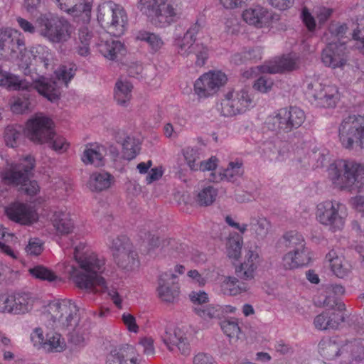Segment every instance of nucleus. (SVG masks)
Here are the masks:
<instances>
[{"mask_svg":"<svg viewBox=\"0 0 364 364\" xmlns=\"http://www.w3.org/2000/svg\"><path fill=\"white\" fill-rule=\"evenodd\" d=\"M221 289L225 294L237 296L247 292L250 287L235 277H226L221 284Z\"/></svg>","mask_w":364,"mask_h":364,"instance_id":"34","label":"nucleus"},{"mask_svg":"<svg viewBox=\"0 0 364 364\" xmlns=\"http://www.w3.org/2000/svg\"><path fill=\"white\" fill-rule=\"evenodd\" d=\"M144 362L134 346L124 345L112 349L105 364H142Z\"/></svg>","mask_w":364,"mask_h":364,"instance_id":"20","label":"nucleus"},{"mask_svg":"<svg viewBox=\"0 0 364 364\" xmlns=\"http://www.w3.org/2000/svg\"><path fill=\"white\" fill-rule=\"evenodd\" d=\"M5 211L10 220L23 224V203H14L7 207Z\"/></svg>","mask_w":364,"mask_h":364,"instance_id":"51","label":"nucleus"},{"mask_svg":"<svg viewBox=\"0 0 364 364\" xmlns=\"http://www.w3.org/2000/svg\"><path fill=\"white\" fill-rule=\"evenodd\" d=\"M195 312L202 318L208 319L219 316L220 309L219 306L209 305L205 307H196L195 308Z\"/></svg>","mask_w":364,"mask_h":364,"instance_id":"54","label":"nucleus"},{"mask_svg":"<svg viewBox=\"0 0 364 364\" xmlns=\"http://www.w3.org/2000/svg\"><path fill=\"white\" fill-rule=\"evenodd\" d=\"M149 244L153 248H159L161 250H184L188 248L187 245L179 243L172 239H160L159 237L153 235L149 240Z\"/></svg>","mask_w":364,"mask_h":364,"instance_id":"40","label":"nucleus"},{"mask_svg":"<svg viewBox=\"0 0 364 364\" xmlns=\"http://www.w3.org/2000/svg\"><path fill=\"white\" fill-rule=\"evenodd\" d=\"M252 99L245 90L229 92L221 102V114L224 117H232L245 112L251 105Z\"/></svg>","mask_w":364,"mask_h":364,"instance_id":"17","label":"nucleus"},{"mask_svg":"<svg viewBox=\"0 0 364 364\" xmlns=\"http://www.w3.org/2000/svg\"><path fill=\"white\" fill-rule=\"evenodd\" d=\"M52 222L55 229L61 233L68 234L72 231L73 223L70 218L69 213L63 211L54 213Z\"/></svg>","mask_w":364,"mask_h":364,"instance_id":"39","label":"nucleus"},{"mask_svg":"<svg viewBox=\"0 0 364 364\" xmlns=\"http://www.w3.org/2000/svg\"><path fill=\"white\" fill-rule=\"evenodd\" d=\"M301 18L304 23L309 31H314L316 28V21L314 16L309 11L308 9L304 7L301 11Z\"/></svg>","mask_w":364,"mask_h":364,"instance_id":"63","label":"nucleus"},{"mask_svg":"<svg viewBox=\"0 0 364 364\" xmlns=\"http://www.w3.org/2000/svg\"><path fill=\"white\" fill-rule=\"evenodd\" d=\"M21 136V132L14 127H8L5 131V141L8 146L14 147L17 144V140Z\"/></svg>","mask_w":364,"mask_h":364,"instance_id":"58","label":"nucleus"},{"mask_svg":"<svg viewBox=\"0 0 364 364\" xmlns=\"http://www.w3.org/2000/svg\"><path fill=\"white\" fill-rule=\"evenodd\" d=\"M123 323L129 332L137 333L139 331V326L136 323L135 317L129 313H124L122 315Z\"/></svg>","mask_w":364,"mask_h":364,"instance_id":"60","label":"nucleus"},{"mask_svg":"<svg viewBox=\"0 0 364 364\" xmlns=\"http://www.w3.org/2000/svg\"><path fill=\"white\" fill-rule=\"evenodd\" d=\"M106 149L103 146H97L95 148L86 149L82 156V161L85 164H93L96 167L105 165V154Z\"/></svg>","mask_w":364,"mask_h":364,"instance_id":"37","label":"nucleus"},{"mask_svg":"<svg viewBox=\"0 0 364 364\" xmlns=\"http://www.w3.org/2000/svg\"><path fill=\"white\" fill-rule=\"evenodd\" d=\"M73 257L74 261L65 262L64 272L75 284L92 292L105 291L106 280L99 274L105 269L104 258L95 252H73Z\"/></svg>","mask_w":364,"mask_h":364,"instance_id":"1","label":"nucleus"},{"mask_svg":"<svg viewBox=\"0 0 364 364\" xmlns=\"http://www.w3.org/2000/svg\"><path fill=\"white\" fill-rule=\"evenodd\" d=\"M29 272L33 277L42 281L51 282L58 279V276L53 271L41 265L30 269Z\"/></svg>","mask_w":364,"mask_h":364,"instance_id":"47","label":"nucleus"},{"mask_svg":"<svg viewBox=\"0 0 364 364\" xmlns=\"http://www.w3.org/2000/svg\"><path fill=\"white\" fill-rule=\"evenodd\" d=\"M271 228L270 222L265 218H252L250 223V230L258 240L264 239Z\"/></svg>","mask_w":364,"mask_h":364,"instance_id":"41","label":"nucleus"},{"mask_svg":"<svg viewBox=\"0 0 364 364\" xmlns=\"http://www.w3.org/2000/svg\"><path fill=\"white\" fill-rule=\"evenodd\" d=\"M223 332L230 338L238 339L241 334V328L237 318H230L220 323Z\"/></svg>","mask_w":364,"mask_h":364,"instance_id":"44","label":"nucleus"},{"mask_svg":"<svg viewBox=\"0 0 364 364\" xmlns=\"http://www.w3.org/2000/svg\"><path fill=\"white\" fill-rule=\"evenodd\" d=\"M193 364H218L215 359L210 355L199 353L193 359Z\"/></svg>","mask_w":364,"mask_h":364,"instance_id":"64","label":"nucleus"},{"mask_svg":"<svg viewBox=\"0 0 364 364\" xmlns=\"http://www.w3.org/2000/svg\"><path fill=\"white\" fill-rule=\"evenodd\" d=\"M136 39L146 42L154 53L159 51L164 46V41L159 35L144 30L137 32Z\"/></svg>","mask_w":364,"mask_h":364,"instance_id":"42","label":"nucleus"},{"mask_svg":"<svg viewBox=\"0 0 364 364\" xmlns=\"http://www.w3.org/2000/svg\"><path fill=\"white\" fill-rule=\"evenodd\" d=\"M1 182L6 186H16L23 178V166L19 164L8 165L0 173Z\"/></svg>","mask_w":364,"mask_h":364,"instance_id":"29","label":"nucleus"},{"mask_svg":"<svg viewBox=\"0 0 364 364\" xmlns=\"http://www.w3.org/2000/svg\"><path fill=\"white\" fill-rule=\"evenodd\" d=\"M66 348V343L61 334L57 331L46 333L43 349L48 352L60 353Z\"/></svg>","mask_w":364,"mask_h":364,"instance_id":"38","label":"nucleus"},{"mask_svg":"<svg viewBox=\"0 0 364 364\" xmlns=\"http://www.w3.org/2000/svg\"><path fill=\"white\" fill-rule=\"evenodd\" d=\"M261 58L259 49H251L241 53H236L232 56V61L237 65L246 63L250 60H256Z\"/></svg>","mask_w":364,"mask_h":364,"instance_id":"50","label":"nucleus"},{"mask_svg":"<svg viewBox=\"0 0 364 364\" xmlns=\"http://www.w3.org/2000/svg\"><path fill=\"white\" fill-rule=\"evenodd\" d=\"M181 0H139L138 9L156 26L164 28L176 21L181 16Z\"/></svg>","mask_w":364,"mask_h":364,"instance_id":"5","label":"nucleus"},{"mask_svg":"<svg viewBox=\"0 0 364 364\" xmlns=\"http://www.w3.org/2000/svg\"><path fill=\"white\" fill-rule=\"evenodd\" d=\"M227 81L228 77L224 73L209 71L195 82L194 90L199 97H208L216 94Z\"/></svg>","mask_w":364,"mask_h":364,"instance_id":"14","label":"nucleus"},{"mask_svg":"<svg viewBox=\"0 0 364 364\" xmlns=\"http://www.w3.org/2000/svg\"><path fill=\"white\" fill-rule=\"evenodd\" d=\"M342 353L348 364L364 363V339H354L342 346Z\"/></svg>","mask_w":364,"mask_h":364,"instance_id":"24","label":"nucleus"},{"mask_svg":"<svg viewBox=\"0 0 364 364\" xmlns=\"http://www.w3.org/2000/svg\"><path fill=\"white\" fill-rule=\"evenodd\" d=\"M36 90L49 101L56 102L60 98V91L55 80H48L36 72V68L26 64L24 67V90Z\"/></svg>","mask_w":364,"mask_h":364,"instance_id":"10","label":"nucleus"},{"mask_svg":"<svg viewBox=\"0 0 364 364\" xmlns=\"http://www.w3.org/2000/svg\"><path fill=\"white\" fill-rule=\"evenodd\" d=\"M338 132L343 148L349 150L355 146L364 148V117L352 115L345 118L339 126Z\"/></svg>","mask_w":364,"mask_h":364,"instance_id":"8","label":"nucleus"},{"mask_svg":"<svg viewBox=\"0 0 364 364\" xmlns=\"http://www.w3.org/2000/svg\"><path fill=\"white\" fill-rule=\"evenodd\" d=\"M273 84L271 79L262 76L255 82L253 87L260 92L266 93L272 89Z\"/></svg>","mask_w":364,"mask_h":364,"instance_id":"59","label":"nucleus"},{"mask_svg":"<svg viewBox=\"0 0 364 364\" xmlns=\"http://www.w3.org/2000/svg\"><path fill=\"white\" fill-rule=\"evenodd\" d=\"M183 156L190 168L191 170H197L198 164L196 162L199 159L198 150L187 147L183 150Z\"/></svg>","mask_w":364,"mask_h":364,"instance_id":"56","label":"nucleus"},{"mask_svg":"<svg viewBox=\"0 0 364 364\" xmlns=\"http://www.w3.org/2000/svg\"><path fill=\"white\" fill-rule=\"evenodd\" d=\"M306 96L309 101L319 107H334L339 100L336 86L316 82L308 85Z\"/></svg>","mask_w":364,"mask_h":364,"instance_id":"11","label":"nucleus"},{"mask_svg":"<svg viewBox=\"0 0 364 364\" xmlns=\"http://www.w3.org/2000/svg\"><path fill=\"white\" fill-rule=\"evenodd\" d=\"M109 247L112 250H130L132 248V244L128 237L120 235L111 241Z\"/></svg>","mask_w":364,"mask_h":364,"instance_id":"55","label":"nucleus"},{"mask_svg":"<svg viewBox=\"0 0 364 364\" xmlns=\"http://www.w3.org/2000/svg\"><path fill=\"white\" fill-rule=\"evenodd\" d=\"M176 279V276L170 272H164L159 276L156 291L162 301L173 303L178 299L180 287Z\"/></svg>","mask_w":364,"mask_h":364,"instance_id":"18","label":"nucleus"},{"mask_svg":"<svg viewBox=\"0 0 364 364\" xmlns=\"http://www.w3.org/2000/svg\"><path fill=\"white\" fill-rule=\"evenodd\" d=\"M242 18L250 25L257 28H262L270 23L272 15L267 9L260 6H257L244 11Z\"/></svg>","mask_w":364,"mask_h":364,"instance_id":"25","label":"nucleus"},{"mask_svg":"<svg viewBox=\"0 0 364 364\" xmlns=\"http://www.w3.org/2000/svg\"><path fill=\"white\" fill-rule=\"evenodd\" d=\"M31 340L34 346L43 348L46 342L41 328H36L31 333Z\"/></svg>","mask_w":364,"mask_h":364,"instance_id":"61","label":"nucleus"},{"mask_svg":"<svg viewBox=\"0 0 364 364\" xmlns=\"http://www.w3.org/2000/svg\"><path fill=\"white\" fill-rule=\"evenodd\" d=\"M114 181L108 172H95L90 177L88 187L92 191L101 192L109 188Z\"/></svg>","mask_w":364,"mask_h":364,"instance_id":"33","label":"nucleus"},{"mask_svg":"<svg viewBox=\"0 0 364 364\" xmlns=\"http://www.w3.org/2000/svg\"><path fill=\"white\" fill-rule=\"evenodd\" d=\"M100 53L106 58L114 60L117 58L118 54H123L124 46L119 41H101L98 44Z\"/></svg>","mask_w":364,"mask_h":364,"instance_id":"35","label":"nucleus"},{"mask_svg":"<svg viewBox=\"0 0 364 364\" xmlns=\"http://www.w3.org/2000/svg\"><path fill=\"white\" fill-rule=\"evenodd\" d=\"M306 114L298 107L290 106L279 109L276 114L268 119V129L279 133L288 134L299 128L305 122Z\"/></svg>","mask_w":364,"mask_h":364,"instance_id":"7","label":"nucleus"},{"mask_svg":"<svg viewBox=\"0 0 364 364\" xmlns=\"http://www.w3.org/2000/svg\"><path fill=\"white\" fill-rule=\"evenodd\" d=\"M331 181L341 189L360 191L364 187V165L355 161L338 160L328 168Z\"/></svg>","mask_w":364,"mask_h":364,"instance_id":"4","label":"nucleus"},{"mask_svg":"<svg viewBox=\"0 0 364 364\" xmlns=\"http://www.w3.org/2000/svg\"><path fill=\"white\" fill-rule=\"evenodd\" d=\"M303 237L294 230L285 232L276 242L277 249H289L291 250H302L304 248Z\"/></svg>","mask_w":364,"mask_h":364,"instance_id":"28","label":"nucleus"},{"mask_svg":"<svg viewBox=\"0 0 364 364\" xmlns=\"http://www.w3.org/2000/svg\"><path fill=\"white\" fill-rule=\"evenodd\" d=\"M299 67V57L296 55L288 54L284 55L274 61L262 66L261 69L263 73L275 74L292 72L298 70Z\"/></svg>","mask_w":364,"mask_h":364,"instance_id":"23","label":"nucleus"},{"mask_svg":"<svg viewBox=\"0 0 364 364\" xmlns=\"http://www.w3.org/2000/svg\"><path fill=\"white\" fill-rule=\"evenodd\" d=\"M200 25L196 22L191 26L182 38H177L175 43L178 46V53L184 57L196 58V65L201 67L208 58V49L203 43H196V35L200 31Z\"/></svg>","mask_w":364,"mask_h":364,"instance_id":"9","label":"nucleus"},{"mask_svg":"<svg viewBox=\"0 0 364 364\" xmlns=\"http://www.w3.org/2000/svg\"><path fill=\"white\" fill-rule=\"evenodd\" d=\"M75 70L73 68H68L65 65H60L55 71V78L62 81L67 86L70 80L74 77Z\"/></svg>","mask_w":364,"mask_h":364,"instance_id":"53","label":"nucleus"},{"mask_svg":"<svg viewBox=\"0 0 364 364\" xmlns=\"http://www.w3.org/2000/svg\"><path fill=\"white\" fill-rule=\"evenodd\" d=\"M336 252H329L326 258L329 259L333 274L339 278H344L350 273L352 266L343 257L336 255Z\"/></svg>","mask_w":364,"mask_h":364,"instance_id":"31","label":"nucleus"},{"mask_svg":"<svg viewBox=\"0 0 364 364\" xmlns=\"http://www.w3.org/2000/svg\"><path fill=\"white\" fill-rule=\"evenodd\" d=\"M162 339L170 351L177 348L182 355H188L190 354V344L185 333L181 328H167Z\"/></svg>","mask_w":364,"mask_h":364,"instance_id":"22","label":"nucleus"},{"mask_svg":"<svg viewBox=\"0 0 364 364\" xmlns=\"http://www.w3.org/2000/svg\"><path fill=\"white\" fill-rule=\"evenodd\" d=\"M228 257L238 277L245 280L254 278L259 258L257 252H229Z\"/></svg>","mask_w":364,"mask_h":364,"instance_id":"15","label":"nucleus"},{"mask_svg":"<svg viewBox=\"0 0 364 364\" xmlns=\"http://www.w3.org/2000/svg\"><path fill=\"white\" fill-rule=\"evenodd\" d=\"M122 155L124 159L130 161L136 157L139 149L135 143V140L127 136L122 142Z\"/></svg>","mask_w":364,"mask_h":364,"instance_id":"48","label":"nucleus"},{"mask_svg":"<svg viewBox=\"0 0 364 364\" xmlns=\"http://www.w3.org/2000/svg\"><path fill=\"white\" fill-rule=\"evenodd\" d=\"M26 177V166H24V225H29L38 220L37 212L38 205L41 203V198L38 196L40 193V186L36 180H30Z\"/></svg>","mask_w":364,"mask_h":364,"instance_id":"13","label":"nucleus"},{"mask_svg":"<svg viewBox=\"0 0 364 364\" xmlns=\"http://www.w3.org/2000/svg\"><path fill=\"white\" fill-rule=\"evenodd\" d=\"M97 20L114 36L124 33L128 21L125 11L117 5H111L103 12H99Z\"/></svg>","mask_w":364,"mask_h":364,"instance_id":"12","label":"nucleus"},{"mask_svg":"<svg viewBox=\"0 0 364 364\" xmlns=\"http://www.w3.org/2000/svg\"><path fill=\"white\" fill-rule=\"evenodd\" d=\"M343 208L339 203L323 202L317 206L316 217L321 224L329 226L333 231L341 230L345 222L339 212Z\"/></svg>","mask_w":364,"mask_h":364,"instance_id":"16","label":"nucleus"},{"mask_svg":"<svg viewBox=\"0 0 364 364\" xmlns=\"http://www.w3.org/2000/svg\"><path fill=\"white\" fill-rule=\"evenodd\" d=\"M242 244V237L237 232H233L227 239L226 247L228 250H241Z\"/></svg>","mask_w":364,"mask_h":364,"instance_id":"57","label":"nucleus"},{"mask_svg":"<svg viewBox=\"0 0 364 364\" xmlns=\"http://www.w3.org/2000/svg\"><path fill=\"white\" fill-rule=\"evenodd\" d=\"M78 308L72 300L55 299L50 301L41 315V321L48 329L68 331L75 344L84 342L83 336H78L80 317Z\"/></svg>","mask_w":364,"mask_h":364,"instance_id":"2","label":"nucleus"},{"mask_svg":"<svg viewBox=\"0 0 364 364\" xmlns=\"http://www.w3.org/2000/svg\"><path fill=\"white\" fill-rule=\"evenodd\" d=\"M311 252H287L282 257L285 269H294L308 265L312 260Z\"/></svg>","mask_w":364,"mask_h":364,"instance_id":"26","label":"nucleus"},{"mask_svg":"<svg viewBox=\"0 0 364 364\" xmlns=\"http://www.w3.org/2000/svg\"><path fill=\"white\" fill-rule=\"evenodd\" d=\"M25 64H28L31 67H47L48 63L38 51V48L32 47L30 50L24 49Z\"/></svg>","mask_w":364,"mask_h":364,"instance_id":"46","label":"nucleus"},{"mask_svg":"<svg viewBox=\"0 0 364 364\" xmlns=\"http://www.w3.org/2000/svg\"><path fill=\"white\" fill-rule=\"evenodd\" d=\"M133 86L127 80H118L115 84L114 97L119 105L127 107L132 98Z\"/></svg>","mask_w":364,"mask_h":364,"instance_id":"36","label":"nucleus"},{"mask_svg":"<svg viewBox=\"0 0 364 364\" xmlns=\"http://www.w3.org/2000/svg\"><path fill=\"white\" fill-rule=\"evenodd\" d=\"M242 162H230L228 167L223 173H220L218 176H216L215 173H212L213 176L212 181L213 182H219L220 181L226 179L228 181H233L235 176L242 174Z\"/></svg>","mask_w":364,"mask_h":364,"instance_id":"43","label":"nucleus"},{"mask_svg":"<svg viewBox=\"0 0 364 364\" xmlns=\"http://www.w3.org/2000/svg\"><path fill=\"white\" fill-rule=\"evenodd\" d=\"M28 137L37 144H47L48 147L58 152L65 151L69 144L65 139L54 131L53 120L43 113H37L26 122Z\"/></svg>","mask_w":364,"mask_h":364,"instance_id":"3","label":"nucleus"},{"mask_svg":"<svg viewBox=\"0 0 364 364\" xmlns=\"http://www.w3.org/2000/svg\"><path fill=\"white\" fill-rule=\"evenodd\" d=\"M20 36L21 33L14 29H0V50L8 49L11 53L18 50L21 53Z\"/></svg>","mask_w":364,"mask_h":364,"instance_id":"27","label":"nucleus"},{"mask_svg":"<svg viewBox=\"0 0 364 364\" xmlns=\"http://www.w3.org/2000/svg\"><path fill=\"white\" fill-rule=\"evenodd\" d=\"M321 60L333 69L343 68L347 62L346 42L329 43L322 51Z\"/></svg>","mask_w":364,"mask_h":364,"instance_id":"19","label":"nucleus"},{"mask_svg":"<svg viewBox=\"0 0 364 364\" xmlns=\"http://www.w3.org/2000/svg\"><path fill=\"white\" fill-rule=\"evenodd\" d=\"M36 23L39 34L52 43L68 42L74 32L73 26L64 17L43 14L36 19Z\"/></svg>","mask_w":364,"mask_h":364,"instance_id":"6","label":"nucleus"},{"mask_svg":"<svg viewBox=\"0 0 364 364\" xmlns=\"http://www.w3.org/2000/svg\"><path fill=\"white\" fill-rule=\"evenodd\" d=\"M344 306L343 304H340L338 306V311L328 310L318 314L314 319L315 328L320 331L338 328L345 321L344 313L342 311Z\"/></svg>","mask_w":364,"mask_h":364,"instance_id":"21","label":"nucleus"},{"mask_svg":"<svg viewBox=\"0 0 364 364\" xmlns=\"http://www.w3.org/2000/svg\"><path fill=\"white\" fill-rule=\"evenodd\" d=\"M328 31L331 37L337 38L338 42H342L341 40L347 38L348 27L346 23L337 22L329 26Z\"/></svg>","mask_w":364,"mask_h":364,"instance_id":"52","label":"nucleus"},{"mask_svg":"<svg viewBox=\"0 0 364 364\" xmlns=\"http://www.w3.org/2000/svg\"><path fill=\"white\" fill-rule=\"evenodd\" d=\"M139 346L142 347L143 353L146 355H151L155 353L154 341L151 338H142L139 340Z\"/></svg>","mask_w":364,"mask_h":364,"instance_id":"62","label":"nucleus"},{"mask_svg":"<svg viewBox=\"0 0 364 364\" xmlns=\"http://www.w3.org/2000/svg\"><path fill=\"white\" fill-rule=\"evenodd\" d=\"M22 299L21 293L0 295V312L19 314L22 310Z\"/></svg>","mask_w":364,"mask_h":364,"instance_id":"32","label":"nucleus"},{"mask_svg":"<svg viewBox=\"0 0 364 364\" xmlns=\"http://www.w3.org/2000/svg\"><path fill=\"white\" fill-rule=\"evenodd\" d=\"M0 85L9 90H18L21 88V80L13 74L0 70Z\"/></svg>","mask_w":364,"mask_h":364,"instance_id":"49","label":"nucleus"},{"mask_svg":"<svg viewBox=\"0 0 364 364\" xmlns=\"http://www.w3.org/2000/svg\"><path fill=\"white\" fill-rule=\"evenodd\" d=\"M318 352L322 357L327 360H332L338 355H344L342 353V347L338 338H323L318 343Z\"/></svg>","mask_w":364,"mask_h":364,"instance_id":"30","label":"nucleus"},{"mask_svg":"<svg viewBox=\"0 0 364 364\" xmlns=\"http://www.w3.org/2000/svg\"><path fill=\"white\" fill-rule=\"evenodd\" d=\"M218 196V190L212 186L203 188L197 195L196 202L200 206L211 205Z\"/></svg>","mask_w":364,"mask_h":364,"instance_id":"45","label":"nucleus"}]
</instances>
